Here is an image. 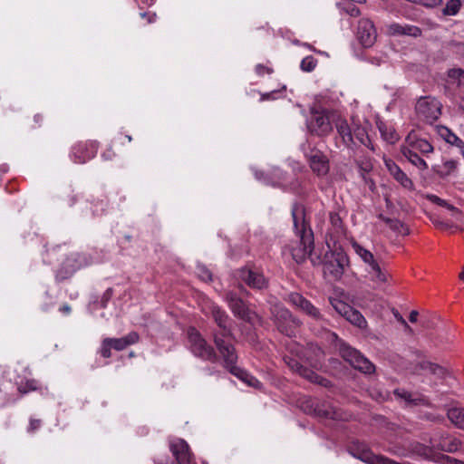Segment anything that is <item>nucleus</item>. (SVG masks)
Wrapping results in <instances>:
<instances>
[{"label":"nucleus","instance_id":"nucleus-1","mask_svg":"<svg viewBox=\"0 0 464 464\" xmlns=\"http://www.w3.org/2000/svg\"><path fill=\"white\" fill-rule=\"evenodd\" d=\"M204 313L210 314L220 329V332L213 333V341L220 355L223 357L225 367L230 373L246 382L248 385L256 386L258 384L259 382L257 379L236 365L237 354L234 345L228 340L234 337L232 331L233 321L227 313L215 303H208L204 308Z\"/></svg>","mask_w":464,"mask_h":464},{"label":"nucleus","instance_id":"nucleus-2","mask_svg":"<svg viewBox=\"0 0 464 464\" xmlns=\"http://www.w3.org/2000/svg\"><path fill=\"white\" fill-rule=\"evenodd\" d=\"M43 260L48 265L61 262L55 273L58 281L70 278L76 271L92 263L90 255L72 251L67 244L46 245Z\"/></svg>","mask_w":464,"mask_h":464},{"label":"nucleus","instance_id":"nucleus-3","mask_svg":"<svg viewBox=\"0 0 464 464\" xmlns=\"http://www.w3.org/2000/svg\"><path fill=\"white\" fill-rule=\"evenodd\" d=\"M291 213L294 220V227L296 235L299 237L295 246H292L290 252L292 257L296 263H303L309 256L312 264L317 266L321 264L320 256H314V234L307 226L304 218V207L301 204L295 203L292 206Z\"/></svg>","mask_w":464,"mask_h":464},{"label":"nucleus","instance_id":"nucleus-4","mask_svg":"<svg viewBox=\"0 0 464 464\" xmlns=\"http://www.w3.org/2000/svg\"><path fill=\"white\" fill-rule=\"evenodd\" d=\"M271 318L278 331L286 336H294L295 330L302 324L296 316L281 304L271 307Z\"/></svg>","mask_w":464,"mask_h":464},{"label":"nucleus","instance_id":"nucleus-5","mask_svg":"<svg viewBox=\"0 0 464 464\" xmlns=\"http://www.w3.org/2000/svg\"><path fill=\"white\" fill-rule=\"evenodd\" d=\"M223 299L236 318L250 324L261 322V317L234 291L226 292Z\"/></svg>","mask_w":464,"mask_h":464},{"label":"nucleus","instance_id":"nucleus-6","mask_svg":"<svg viewBox=\"0 0 464 464\" xmlns=\"http://www.w3.org/2000/svg\"><path fill=\"white\" fill-rule=\"evenodd\" d=\"M188 339L189 349L195 356L211 362L218 361V355L214 348L195 327H190L188 330Z\"/></svg>","mask_w":464,"mask_h":464},{"label":"nucleus","instance_id":"nucleus-7","mask_svg":"<svg viewBox=\"0 0 464 464\" xmlns=\"http://www.w3.org/2000/svg\"><path fill=\"white\" fill-rule=\"evenodd\" d=\"M339 351L341 356L353 368L365 374H372L375 372L374 364L358 350L351 347L347 343L340 342Z\"/></svg>","mask_w":464,"mask_h":464},{"label":"nucleus","instance_id":"nucleus-8","mask_svg":"<svg viewBox=\"0 0 464 464\" xmlns=\"http://www.w3.org/2000/svg\"><path fill=\"white\" fill-rule=\"evenodd\" d=\"M415 111L420 120L432 124L441 115V103L435 97L422 96L416 102Z\"/></svg>","mask_w":464,"mask_h":464},{"label":"nucleus","instance_id":"nucleus-9","mask_svg":"<svg viewBox=\"0 0 464 464\" xmlns=\"http://www.w3.org/2000/svg\"><path fill=\"white\" fill-rule=\"evenodd\" d=\"M330 304L340 315L351 324L360 328L366 326L367 322L362 314L347 303L337 298H330Z\"/></svg>","mask_w":464,"mask_h":464},{"label":"nucleus","instance_id":"nucleus-10","mask_svg":"<svg viewBox=\"0 0 464 464\" xmlns=\"http://www.w3.org/2000/svg\"><path fill=\"white\" fill-rule=\"evenodd\" d=\"M98 148L97 141H80L72 146L70 157L74 163L83 164L96 156Z\"/></svg>","mask_w":464,"mask_h":464},{"label":"nucleus","instance_id":"nucleus-11","mask_svg":"<svg viewBox=\"0 0 464 464\" xmlns=\"http://www.w3.org/2000/svg\"><path fill=\"white\" fill-rule=\"evenodd\" d=\"M324 258V262L321 260L324 276H329L334 280L340 279L344 273L346 256L331 252L326 253Z\"/></svg>","mask_w":464,"mask_h":464},{"label":"nucleus","instance_id":"nucleus-12","mask_svg":"<svg viewBox=\"0 0 464 464\" xmlns=\"http://www.w3.org/2000/svg\"><path fill=\"white\" fill-rule=\"evenodd\" d=\"M285 300L314 320L321 321L324 319V316L319 309L315 307L303 295L297 292L290 293Z\"/></svg>","mask_w":464,"mask_h":464},{"label":"nucleus","instance_id":"nucleus-13","mask_svg":"<svg viewBox=\"0 0 464 464\" xmlns=\"http://www.w3.org/2000/svg\"><path fill=\"white\" fill-rule=\"evenodd\" d=\"M306 125L309 131L316 136H326L332 130L329 117L324 112H313Z\"/></svg>","mask_w":464,"mask_h":464},{"label":"nucleus","instance_id":"nucleus-14","mask_svg":"<svg viewBox=\"0 0 464 464\" xmlns=\"http://www.w3.org/2000/svg\"><path fill=\"white\" fill-rule=\"evenodd\" d=\"M365 271L367 278L372 282L376 287L386 285L391 278L389 271L378 259L370 264Z\"/></svg>","mask_w":464,"mask_h":464},{"label":"nucleus","instance_id":"nucleus-15","mask_svg":"<svg viewBox=\"0 0 464 464\" xmlns=\"http://www.w3.org/2000/svg\"><path fill=\"white\" fill-rule=\"evenodd\" d=\"M376 30L373 23L367 19L362 18L358 23L357 37L363 47H371L376 40Z\"/></svg>","mask_w":464,"mask_h":464},{"label":"nucleus","instance_id":"nucleus-16","mask_svg":"<svg viewBox=\"0 0 464 464\" xmlns=\"http://www.w3.org/2000/svg\"><path fill=\"white\" fill-rule=\"evenodd\" d=\"M307 160L312 170L317 176H325L330 170V164L327 156L319 150H312Z\"/></svg>","mask_w":464,"mask_h":464},{"label":"nucleus","instance_id":"nucleus-17","mask_svg":"<svg viewBox=\"0 0 464 464\" xmlns=\"http://www.w3.org/2000/svg\"><path fill=\"white\" fill-rule=\"evenodd\" d=\"M432 447L441 451L454 453L461 447V441L450 434L444 433L431 439Z\"/></svg>","mask_w":464,"mask_h":464},{"label":"nucleus","instance_id":"nucleus-18","mask_svg":"<svg viewBox=\"0 0 464 464\" xmlns=\"http://www.w3.org/2000/svg\"><path fill=\"white\" fill-rule=\"evenodd\" d=\"M238 275L240 279L253 289L262 290L267 287V280L259 272L242 267Z\"/></svg>","mask_w":464,"mask_h":464},{"label":"nucleus","instance_id":"nucleus-19","mask_svg":"<svg viewBox=\"0 0 464 464\" xmlns=\"http://www.w3.org/2000/svg\"><path fill=\"white\" fill-rule=\"evenodd\" d=\"M385 166L389 173L392 178L399 182L404 188L409 190L414 189V184L412 180L407 176V174L392 160H386Z\"/></svg>","mask_w":464,"mask_h":464},{"label":"nucleus","instance_id":"nucleus-20","mask_svg":"<svg viewBox=\"0 0 464 464\" xmlns=\"http://www.w3.org/2000/svg\"><path fill=\"white\" fill-rule=\"evenodd\" d=\"M170 450L176 458L178 464H190L191 455L189 452V447L185 440H179L171 443Z\"/></svg>","mask_w":464,"mask_h":464},{"label":"nucleus","instance_id":"nucleus-21","mask_svg":"<svg viewBox=\"0 0 464 464\" xmlns=\"http://www.w3.org/2000/svg\"><path fill=\"white\" fill-rule=\"evenodd\" d=\"M409 146L415 149L419 153L426 156L433 152V146L425 139L419 138L415 133L411 132L407 135Z\"/></svg>","mask_w":464,"mask_h":464},{"label":"nucleus","instance_id":"nucleus-22","mask_svg":"<svg viewBox=\"0 0 464 464\" xmlns=\"http://www.w3.org/2000/svg\"><path fill=\"white\" fill-rule=\"evenodd\" d=\"M388 33L391 35H410L418 37L420 36L421 30L415 25H402L397 23H392L388 25Z\"/></svg>","mask_w":464,"mask_h":464},{"label":"nucleus","instance_id":"nucleus-23","mask_svg":"<svg viewBox=\"0 0 464 464\" xmlns=\"http://www.w3.org/2000/svg\"><path fill=\"white\" fill-rule=\"evenodd\" d=\"M112 349L116 351H123L128 346L139 342L140 336L136 332H130L121 338H107Z\"/></svg>","mask_w":464,"mask_h":464},{"label":"nucleus","instance_id":"nucleus-24","mask_svg":"<svg viewBox=\"0 0 464 464\" xmlns=\"http://www.w3.org/2000/svg\"><path fill=\"white\" fill-rule=\"evenodd\" d=\"M336 130L343 145L346 148H352L355 143L353 140V129L344 120H340L336 123Z\"/></svg>","mask_w":464,"mask_h":464},{"label":"nucleus","instance_id":"nucleus-25","mask_svg":"<svg viewBox=\"0 0 464 464\" xmlns=\"http://www.w3.org/2000/svg\"><path fill=\"white\" fill-rule=\"evenodd\" d=\"M309 413L314 412L316 416L330 420H339L342 418L339 411L332 405L323 402L317 403L314 409H310Z\"/></svg>","mask_w":464,"mask_h":464},{"label":"nucleus","instance_id":"nucleus-26","mask_svg":"<svg viewBox=\"0 0 464 464\" xmlns=\"http://www.w3.org/2000/svg\"><path fill=\"white\" fill-rule=\"evenodd\" d=\"M403 157L411 163L414 167H416L418 169L423 171L428 169V164L425 161L424 159H422L419 154L412 153L411 150L408 149H404L403 150Z\"/></svg>","mask_w":464,"mask_h":464},{"label":"nucleus","instance_id":"nucleus-27","mask_svg":"<svg viewBox=\"0 0 464 464\" xmlns=\"http://www.w3.org/2000/svg\"><path fill=\"white\" fill-rule=\"evenodd\" d=\"M447 416L452 424L464 430V409L451 408L448 411Z\"/></svg>","mask_w":464,"mask_h":464},{"label":"nucleus","instance_id":"nucleus-28","mask_svg":"<svg viewBox=\"0 0 464 464\" xmlns=\"http://www.w3.org/2000/svg\"><path fill=\"white\" fill-rule=\"evenodd\" d=\"M352 246L354 252L360 256V258L367 266L376 260L373 254L368 249L364 248L359 243L353 242Z\"/></svg>","mask_w":464,"mask_h":464},{"label":"nucleus","instance_id":"nucleus-29","mask_svg":"<svg viewBox=\"0 0 464 464\" xmlns=\"http://www.w3.org/2000/svg\"><path fill=\"white\" fill-rule=\"evenodd\" d=\"M341 12L351 17H357L361 14L360 9L355 5V2H343L338 4Z\"/></svg>","mask_w":464,"mask_h":464},{"label":"nucleus","instance_id":"nucleus-30","mask_svg":"<svg viewBox=\"0 0 464 464\" xmlns=\"http://www.w3.org/2000/svg\"><path fill=\"white\" fill-rule=\"evenodd\" d=\"M441 135L444 137L446 142L454 145L460 150L464 147V141L459 139L456 134L450 131L448 128H443Z\"/></svg>","mask_w":464,"mask_h":464},{"label":"nucleus","instance_id":"nucleus-31","mask_svg":"<svg viewBox=\"0 0 464 464\" xmlns=\"http://www.w3.org/2000/svg\"><path fill=\"white\" fill-rule=\"evenodd\" d=\"M394 395L399 399L404 400L407 403L414 405H418L423 401L420 398H412L411 393L403 389H396L394 391Z\"/></svg>","mask_w":464,"mask_h":464},{"label":"nucleus","instance_id":"nucleus-32","mask_svg":"<svg viewBox=\"0 0 464 464\" xmlns=\"http://www.w3.org/2000/svg\"><path fill=\"white\" fill-rule=\"evenodd\" d=\"M420 368L430 371L432 374L443 377L446 374V370L442 366L430 362H423L420 363Z\"/></svg>","mask_w":464,"mask_h":464},{"label":"nucleus","instance_id":"nucleus-33","mask_svg":"<svg viewBox=\"0 0 464 464\" xmlns=\"http://www.w3.org/2000/svg\"><path fill=\"white\" fill-rule=\"evenodd\" d=\"M92 204L93 214L97 216L102 215L106 210V207L108 206V200L106 197L102 196L101 198L93 199Z\"/></svg>","mask_w":464,"mask_h":464},{"label":"nucleus","instance_id":"nucleus-34","mask_svg":"<svg viewBox=\"0 0 464 464\" xmlns=\"http://www.w3.org/2000/svg\"><path fill=\"white\" fill-rule=\"evenodd\" d=\"M284 361L293 372H298L301 376L308 372L307 368L304 367L297 360L292 357L286 356L284 358Z\"/></svg>","mask_w":464,"mask_h":464},{"label":"nucleus","instance_id":"nucleus-35","mask_svg":"<svg viewBox=\"0 0 464 464\" xmlns=\"http://www.w3.org/2000/svg\"><path fill=\"white\" fill-rule=\"evenodd\" d=\"M318 64V61L313 55L304 57L300 63V69L305 72H313Z\"/></svg>","mask_w":464,"mask_h":464},{"label":"nucleus","instance_id":"nucleus-36","mask_svg":"<svg viewBox=\"0 0 464 464\" xmlns=\"http://www.w3.org/2000/svg\"><path fill=\"white\" fill-rule=\"evenodd\" d=\"M448 77L456 82L458 85L464 86V70L461 68H452L447 72Z\"/></svg>","mask_w":464,"mask_h":464},{"label":"nucleus","instance_id":"nucleus-37","mask_svg":"<svg viewBox=\"0 0 464 464\" xmlns=\"http://www.w3.org/2000/svg\"><path fill=\"white\" fill-rule=\"evenodd\" d=\"M329 220L334 233L340 234L343 232V220L338 213L330 212Z\"/></svg>","mask_w":464,"mask_h":464},{"label":"nucleus","instance_id":"nucleus-38","mask_svg":"<svg viewBox=\"0 0 464 464\" xmlns=\"http://www.w3.org/2000/svg\"><path fill=\"white\" fill-rule=\"evenodd\" d=\"M389 227L392 230L402 236H407L410 233L408 227L399 219H392Z\"/></svg>","mask_w":464,"mask_h":464},{"label":"nucleus","instance_id":"nucleus-39","mask_svg":"<svg viewBox=\"0 0 464 464\" xmlns=\"http://www.w3.org/2000/svg\"><path fill=\"white\" fill-rule=\"evenodd\" d=\"M353 456L365 463L372 464L375 454H373L369 449H363Z\"/></svg>","mask_w":464,"mask_h":464},{"label":"nucleus","instance_id":"nucleus-40","mask_svg":"<svg viewBox=\"0 0 464 464\" xmlns=\"http://www.w3.org/2000/svg\"><path fill=\"white\" fill-rule=\"evenodd\" d=\"M457 167V163L454 160H447L443 164V169L440 170H436L437 174L443 178L449 176Z\"/></svg>","mask_w":464,"mask_h":464},{"label":"nucleus","instance_id":"nucleus-41","mask_svg":"<svg viewBox=\"0 0 464 464\" xmlns=\"http://www.w3.org/2000/svg\"><path fill=\"white\" fill-rule=\"evenodd\" d=\"M353 139L355 138L360 143L366 144L368 135L364 128L356 126L353 129Z\"/></svg>","mask_w":464,"mask_h":464},{"label":"nucleus","instance_id":"nucleus-42","mask_svg":"<svg viewBox=\"0 0 464 464\" xmlns=\"http://www.w3.org/2000/svg\"><path fill=\"white\" fill-rule=\"evenodd\" d=\"M111 349L112 347L111 343L108 342V339L104 338L99 349V353L103 358H110L111 356Z\"/></svg>","mask_w":464,"mask_h":464},{"label":"nucleus","instance_id":"nucleus-43","mask_svg":"<svg viewBox=\"0 0 464 464\" xmlns=\"http://www.w3.org/2000/svg\"><path fill=\"white\" fill-rule=\"evenodd\" d=\"M379 129L382 137L389 142L393 143L397 140V135L393 130H384L382 127H379Z\"/></svg>","mask_w":464,"mask_h":464},{"label":"nucleus","instance_id":"nucleus-44","mask_svg":"<svg viewBox=\"0 0 464 464\" xmlns=\"http://www.w3.org/2000/svg\"><path fill=\"white\" fill-rule=\"evenodd\" d=\"M372 464H400L384 456L375 455Z\"/></svg>","mask_w":464,"mask_h":464},{"label":"nucleus","instance_id":"nucleus-45","mask_svg":"<svg viewBox=\"0 0 464 464\" xmlns=\"http://www.w3.org/2000/svg\"><path fill=\"white\" fill-rule=\"evenodd\" d=\"M198 276L204 281H211L212 280L211 272L205 266H200L198 268Z\"/></svg>","mask_w":464,"mask_h":464},{"label":"nucleus","instance_id":"nucleus-46","mask_svg":"<svg viewBox=\"0 0 464 464\" xmlns=\"http://www.w3.org/2000/svg\"><path fill=\"white\" fill-rule=\"evenodd\" d=\"M41 425H42V420H39V419H30L29 426L27 428V431L33 433V432L36 431L37 430H39Z\"/></svg>","mask_w":464,"mask_h":464},{"label":"nucleus","instance_id":"nucleus-47","mask_svg":"<svg viewBox=\"0 0 464 464\" xmlns=\"http://www.w3.org/2000/svg\"><path fill=\"white\" fill-rule=\"evenodd\" d=\"M274 71L272 68L266 66L264 64L258 63L256 66V72L259 76H263L265 73H272Z\"/></svg>","mask_w":464,"mask_h":464},{"label":"nucleus","instance_id":"nucleus-48","mask_svg":"<svg viewBox=\"0 0 464 464\" xmlns=\"http://www.w3.org/2000/svg\"><path fill=\"white\" fill-rule=\"evenodd\" d=\"M430 198L433 203H435L439 206L444 207V208H448L449 210H450V207H453L452 205L449 204L446 200L439 198L438 196L433 195Z\"/></svg>","mask_w":464,"mask_h":464},{"label":"nucleus","instance_id":"nucleus-49","mask_svg":"<svg viewBox=\"0 0 464 464\" xmlns=\"http://www.w3.org/2000/svg\"><path fill=\"white\" fill-rule=\"evenodd\" d=\"M425 6L435 7L440 5L443 3V0H414Z\"/></svg>","mask_w":464,"mask_h":464},{"label":"nucleus","instance_id":"nucleus-50","mask_svg":"<svg viewBox=\"0 0 464 464\" xmlns=\"http://www.w3.org/2000/svg\"><path fill=\"white\" fill-rule=\"evenodd\" d=\"M303 377H304V378H306V379H308L311 382H315V383H318L319 380L321 378L320 375H318L317 373L312 372L309 369H308V372H305V374H303Z\"/></svg>","mask_w":464,"mask_h":464},{"label":"nucleus","instance_id":"nucleus-51","mask_svg":"<svg viewBox=\"0 0 464 464\" xmlns=\"http://www.w3.org/2000/svg\"><path fill=\"white\" fill-rule=\"evenodd\" d=\"M112 294H113V290L111 288H108L102 295V307H105L107 303L109 302V300L111 298L112 296Z\"/></svg>","mask_w":464,"mask_h":464},{"label":"nucleus","instance_id":"nucleus-52","mask_svg":"<svg viewBox=\"0 0 464 464\" xmlns=\"http://www.w3.org/2000/svg\"><path fill=\"white\" fill-rule=\"evenodd\" d=\"M140 16L142 18L147 19L148 24L154 23L157 18V14L155 13H151V12H143L140 14Z\"/></svg>","mask_w":464,"mask_h":464},{"label":"nucleus","instance_id":"nucleus-53","mask_svg":"<svg viewBox=\"0 0 464 464\" xmlns=\"http://www.w3.org/2000/svg\"><path fill=\"white\" fill-rule=\"evenodd\" d=\"M450 211L451 212V215L454 218H456L458 221H462L463 214L459 208L453 206L450 208Z\"/></svg>","mask_w":464,"mask_h":464},{"label":"nucleus","instance_id":"nucleus-54","mask_svg":"<svg viewBox=\"0 0 464 464\" xmlns=\"http://www.w3.org/2000/svg\"><path fill=\"white\" fill-rule=\"evenodd\" d=\"M442 459L443 464H462V462L458 460L457 459L446 455L442 456Z\"/></svg>","mask_w":464,"mask_h":464},{"label":"nucleus","instance_id":"nucleus-55","mask_svg":"<svg viewBox=\"0 0 464 464\" xmlns=\"http://www.w3.org/2000/svg\"><path fill=\"white\" fill-rule=\"evenodd\" d=\"M276 92V91H272V92H269L262 93V94H261V97H260V101H261V102H264V101H267V100L275 99V98H274V94H275Z\"/></svg>","mask_w":464,"mask_h":464},{"label":"nucleus","instance_id":"nucleus-56","mask_svg":"<svg viewBox=\"0 0 464 464\" xmlns=\"http://www.w3.org/2000/svg\"><path fill=\"white\" fill-rule=\"evenodd\" d=\"M404 149H408V150H411L412 153H417L418 154V152H419L415 149H411V147L409 146L408 137L405 138V140H404L403 144L401 146V152L402 155H403Z\"/></svg>","mask_w":464,"mask_h":464},{"label":"nucleus","instance_id":"nucleus-57","mask_svg":"<svg viewBox=\"0 0 464 464\" xmlns=\"http://www.w3.org/2000/svg\"><path fill=\"white\" fill-rule=\"evenodd\" d=\"M59 311L61 313H63V314H70L71 311H72V308L71 306L68 304H63L60 308H59Z\"/></svg>","mask_w":464,"mask_h":464},{"label":"nucleus","instance_id":"nucleus-58","mask_svg":"<svg viewBox=\"0 0 464 464\" xmlns=\"http://www.w3.org/2000/svg\"><path fill=\"white\" fill-rule=\"evenodd\" d=\"M418 315H419L418 311H416V310H412V311L410 313V316H409V320H410V322H411V323H416V322H417V319H418Z\"/></svg>","mask_w":464,"mask_h":464},{"label":"nucleus","instance_id":"nucleus-59","mask_svg":"<svg viewBox=\"0 0 464 464\" xmlns=\"http://www.w3.org/2000/svg\"><path fill=\"white\" fill-rule=\"evenodd\" d=\"M394 315L396 317V319L401 324H403L405 327H408V324L407 322L405 321V319L398 313V312H395L394 313Z\"/></svg>","mask_w":464,"mask_h":464},{"label":"nucleus","instance_id":"nucleus-60","mask_svg":"<svg viewBox=\"0 0 464 464\" xmlns=\"http://www.w3.org/2000/svg\"><path fill=\"white\" fill-rule=\"evenodd\" d=\"M435 225L440 228L446 229L450 227L451 226L448 223L440 222V221H435Z\"/></svg>","mask_w":464,"mask_h":464},{"label":"nucleus","instance_id":"nucleus-61","mask_svg":"<svg viewBox=\"0 0 464 464\" xmlns=\"http://www.w3.org/2000/svg\"><path fill=\"white\" fill-rule=\"evenodd\" d=\"M318 384L327 387L330 384V382L327 379L321 376Z\"/></svg>","mask_w":464,"mask_h":464},{"label":"nucleus","instance_id":"nucleus-62","mask_svg":"<svg viewBox=\"0 0 464 464\" xmlns=\"http://www.w3.org/2000/svg\"><path fill=\"white\" fill-rule=\"evenodd\" d=\"M378 218L382 219V221H384V222H385L386 224H388V225L390 224L391 220L392 219V218H390L385 217V216H384V215H382V214H379V215H378Z\"/></svg>","mask_w":464,"mask_h":464},{"label":"nucleus","instance_id":"nucleus-63","mask_svg":"<svg viewBox=\"0 0 464 464\" xmlns=\"http://www.w3.org/2000/svg\"><path fill=\"white\" fill-rule=\"evenodd\" d=\"M34 121L38 124H40V122L43 121V116L41 114L34 115Z\"/></svg>","mask_w":464,"mask_h":464},{"label":"nucleus","instance_id":"nucleus-64","mask_svg":"<svg viewBox=\"0 0 464 464\" xmlns=\"http://www.w3.org/2000/svg\"><path fill=\"white\" fill-rule=\"evenodd\" d=\"M459 277L460 280L464 281V266H463L462 271L459 273Z\"/></svg>","mask_w":464,"mask_h":464}]
</instances>
